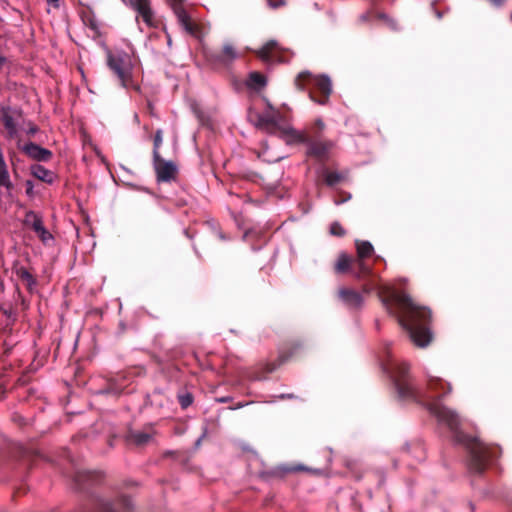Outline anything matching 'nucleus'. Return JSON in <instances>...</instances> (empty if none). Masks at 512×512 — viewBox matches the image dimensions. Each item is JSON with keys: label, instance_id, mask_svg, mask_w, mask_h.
Masks as SVG:
<instances>
[{"label": "nucleus", "instance_id": "obj_1", "mask_svg": "<svg viewBox=\"0 0 512 512\" xmlns=\"http://www.w3.org/2000/svg\"><path fill=\"white\" fill-rule=\"evenodd\" d=\"M391 377L399 398L423 404L439 422L446 424L453 431L458 428V415L439 403V400L451 390L447 382L441 378H430L427 393L423 394L414 386L406 363L395 364L391 370Z\"/></svg>", "mask_w": 512, "mask_h": 512}, {"label": "nucleus", "instance_id": "obj_2", "mask_svg": "<svg viewBox=\"0 0 512 512\" xmlns=\"http://www.w3.org/2000/svg\"><path fill=\"white\" fill-rule=\"evenodd\" d=\"M381 301L387 312L394 316L408 333L415 346L423 348L430 344L433 338L430 330V309L417 305L404 292H392L386 297H381Z\"/></svg>", "mask_w": 512, "mask_h": 512}, {"label": "nucleus", "instance_id": "obj_3", "mask_svg": "<svg viewBox=\"0 0 512 512\" xmlns=\"http://www.w3.org/2000/svg\"><path fill=\"white\" fill-rule=\"evenodd\" d=\"M457 441L468 452V469L475 475L483 474L489 465L493 464L502 454V449L497 445H487L476 437L467 434H457Z\"/></svg>", "mask_w": 512, "mask_h": 512}, {"label": "nucleus", "instance_id": "obj_4", "mask_svg": "<svg viewBox=\"0 0 512 512\" xmlns=\"http://www.w3.org/2000/svg\"><path fill=\"white\" fill-rule=\"evenodd\" d=\"M294 85L300 91L308 89L310 99L320 105L327 104L332 93V83L328 76H314L309 71L300 72Z\"/></svg>", "mask_w": 512, "mask_h": 512}, {"label": "nucleus", "instance_id": "obj_5", "mask_svg": "<svg viewBox=\"0 0 512 512\" xmlns=\"http://www.w3.org/2000/svg\"><path fill=\"white\" fill-rule=\"evenodd\" d=\"M290 139L287 140L288 144L299 143L306 144L307 155L315 158L317 161L324 163L329 158L330 151L334 148L335 143L332 140L319 138L316 132L314 137L308 135L304 131L288 130Z\"/></svg>", "mask_w": 512, "mask_h": 512}, {"label": "nucleus", "instance_id": "obj_6", "mask_svg": "<svg viewBox=\"0 0 512 512\" xmlns=\"http://www.w3.org/2000/svg\"><path fill=\"white\" fill-rule=\"evenodd\" d=\"M203 56L209 65L215 69H228L240 54L232 42H224L218 48L203 47Z\"/></svg>", "mask_w": 512, "mask_h": 512}, {"label": "nucleus", "instance_id": "obj_7", "mask_svg": "<svg viewBox=\"0 0 512 512\" xmlns=\"http://www.w3.org/2000/svg\"><path fill=\"white\" fill-rule=\"evenodd\" d=\"M303 349L304 342L300 339L286 342L285 345L280 349L278 358L273 362L264 364L260 371L254 372L252 378L254 380L264 379L267 374L274 372L278 367H280L292 357L296 356Z\"/></svg>", "mask_w": 512, "mask_h": 512}, {"label": "nucleus", "instance_id": "obj_8", "mask_svg": "<svg viewBox=\"0 0 512 512\" xmlns=\"http://www.w3.org/2000/svg\"><path fill=\"white\" fill-rule=\"evenodd\" d=\"M107 64L123 87L139 90V86L136 85L132 79V66L130 59L126 55L108 54Z\"/></svg>", "mask_w": 512, "mask_h": 512}, {"label": "nucleus", "instance_id": "obj_9", "mask_svg": "<svg viewBox=\"0 0 512 512\" xmlns=\"http://www.w3.org/2000/svg\"><path fill=\"white\" fill-rule=\"evenodd\" d=\"M186 0H167L173 10L178 23L192 36H198L201 32L200 26L193 20V8L185 4Z\"/></svg>", "mask_w": 512, "mask_h": 512}, {"label": "nucleus", "instance_id": "obj_10", "mask_svg": "<svg viewBox=\"0 0 512 512\" xmlns=\"http://www.w3.org/2000/svg\"><path fill=\"white\" fill-rule=\"evenodd\" d=\"M268 111L258 116L257 126L271 135H277L286 141L290 139V133L288 130H295L290 126H282L276 122V116L274 114V107L268 104Z\"/></svg>", "mask_w": 512, "mask_h": 512}, {"label": "nucleus", "instance_id": "obj_11", "mask_svg": "<svg viewBox=\"0 0 512 512\" xmlns=\"http://www.w3.org/2000/svg\"><path fill=\"white\" fill-rule=\"evenodd\" d=\"M153 166L158 182L168 183L176 180L178 175L177 165L172 161H166L163 159L159 152L155 153Z\"/></svg>", "mask_w": 512, "mask_h": 512}, {"label": "nucleus", "instance_id": "obj_12", "mask_svg": "<svg viewBox=\"0 0 512 512\" xmlns=\"http://www.w3.org/2000/svg\"><path fill=\"white\" fill-rule=\"evenodd\" d=\"M337 298L344 306L352 310L361 309L364 303L362 294L348 287L339 288Z\"/></svg>", "mask_w": 512, "mask_h": 512}, {"label": "nucleus", "instance_id": "obj_13", "mask_svg": "<svg viewBox=\"0 0 512 512\" xmlns=\"http://www.w3.org/2000/svg\"><path fill=\"white\" fill-rule=\"evenodd\" d=\"M19 116L20 113L9 106H4L0 109V121L6 129V137L8 139L17 137L18 130L16 120Z\"/></svg>", "mask_w": 512, "mask_h": 512}, {"label": "nucleus", "instance_id": "obj_14", "mask_svg": "<svg viewBox=\"0 0 512 512\" xmlns=\"http://www.w3.org/2000/svg\"><path fill=\"white\" fill-rule=\"evenodd\" d=\"M20 149L29 158L38 162H48L53 156V153L49 149L43 148L33 142L24 144Z\"/></svg>", "mask_w": 512, "mask_h": 512}, {"label": "nucleus", "instance_id": "obj_15", "mask_svg": "<svg viewBox=\"0 0 512 512\" xmlns=\"http://www.w3.org/2000/svg\"><path fill=\"white\" fill-rule=\"evenodd\" d=\"M25 222L31 225V228L43 243L52 239V234L44 227L42 218L33 211L27 213Z\"/></svg>", "mask_w": 512, "mask_h": 512}, {"label": "nucleus", "instance_id": "obj_16", "mask_svg": "<svg viewBox=\"0 0 512 512\" xmlns=\"http://www.w3.org/2000/svg\"><path fill=\"white\" fill-rule=\"evenodd\" d=\"M135 9L147 25L153 24V12L148 0H123Z\"/></svg>", "mask_w": 512, "mask_h": 512}, {"label": "nucleus", "instance_id": "obj_17", "mask_svg": "<svg viewBox=\"0 0 512 512\" xmlns=\"http://www.w3.org/2000/svg\"><path fill=\"white\" fill-rule=\"evenodd\" d=\"M125 439L128 444L134 445L136 447H142L151 441L152 433L139 430H129L125 436Z\"/></svg>", "mask_w": 512, "mask_h": 512}, {"label": "nucleus", "instance_id": "obj_18", "mask_svg": "<svg viewBox=\"0 0 512 512\" xmlns=\"http://www.w3.org/2000/svg\"><path fill=\"white\" fill-rule=\"evenodd\" d=\"M354 278L357 280H366L373 275L372 268L366 264L365 259L354 258V265L352 267V272Z\"/></svg>", "mask_w": 512, "mask_h": 512}, {"label": "nucleus", "instance_id": "obj_19", "mask_svg": "<svg viewBox=\"0 0 512 512\" xmlns=\"http://www.w3.org/2000/svg\"><path fill=\"white\" fill-rule=\"evenodd\" d=\"M30 171L35 178L48 184H52L56 179V175L53 171L46 169L40 164L32 165Z\"/></svg>", "mask_w": 512, "mask_h": 512}, {"label": "nucleus", "instance_id": "obj_20", "mask_svg": "<svg viewBox=\"0 0 512 512\" xmlns=\"http://www.w3.org/2000/svg\"><path fill=\"white\" fill-rule=\"evenodd\" d=\"M353 265L354 258L346 253H340L334 265V271L336 274L351 273Z\"/></svg>", "mask_w": 512, "mask_h": 512}, {"label": "nucleus", "instance_id": "obj_21", "mask_svg": "<svg viewBox=\"0 0 512 512\" xmlns=\"http://www.w3.org/2000/svg\"><path fill=\"white\" fill-rule=\"evenodd\" d=\"M324 182L327 186L333 187L345 181L348 177L347 172L329 171L325 169L323 171Z\"/></svg>", "mask_w": 512, "mask_h": 512}, {"label": "nucleus", "instance_id": "obj_22", "mask_svg": "<svg viewBox=\"0 0 512 512\" xmlns=\"http://www.w3.org/2000/svg\"><path fill=\"white\" fill-rule=\"evenodd\" d=\"M357 258L367 259L374 254V247L369 241L356 240L355 241Z\"/></svg>", "mask_w": 512, "mask_h": 512}, {"label": "nucleus", "instance_id": "obj_23", "mask_svg": "<svg viewBox=\"0 0 512 512\" xmlns=\"http://www.w3.org/2000/svg\"><path fill=\"white\" fill-rule=\"evenodd\" d=\"M14 272L16 276L27 286L29 290L36 285L35 277L23 266H15Z\"/></svg>", "mask_w": 512, "mask_h": 512}, {"label": "nucleus", "instance_id": "obj_24", "mask_svg": "<svg viewBox=\"0 0 512 512\" xmlns=\"http://www.w3.org/2000/svg\"><path fill=\"white\" fill-rule=\"evenodd\" d=\"M278 49V43L275 40H270L264 44L258 51L257 55L267 61L272 59L273 53Z\"/></svg>", "mask_w": 512, "mask_h": 512}, {"label": "nucleus", "instance_id": "obj_25", "mask_svg": "<svg viewBox=\"0 0 512 512\" xmlns=\"http://www.w3.org/2000/svg\"><path fill=\"white\" fill-rule=\"evenodd\" d=\"M266 77L260 72H251L247 81V85L252 89H262L266 85Z\"/></svg>", "mask_w": 512, "mask_h": 512}, {"label": "nucleus", "instance_id": "obj_26", "mask_svg": "<svg viewBox=\"0 0 512 512\" xmlns=\"http://www.w3.org/2000/svg\"><path fill=\"white\" fill-rule=\"evenodd\" d=\"M376 20L382 21L383 24L392 31L399 29L398 23L384 12L376 13Z\"/></svg>", "mask_w": 512, "mask_h": 512}, {"label": "nucleus", "instance_id": "obj_27", "mask_svg": "<svg viewBox=\"0 0 512 512\" xmlns=\"http://www.w3.org/2000/svg\"><path fill=\"white\" fill-rule=\"evenodd\" d=\"M194 397L192 393L185 392L178 395V402L182 409H187L193 403Z\"/></svg>", "mask_w": 512, "mask_h": 512}, {"label": "nucleus", "instance_id": "obj_28", "mask_svg": "<svg viewBox=\"0 0 512 512\" xmlns=\"http://www.w3.org/2000/svg\"><path fill=\"white\" fill-rule=\"evenodd\" d=\"M361 290L364 294H370L373 290H375L378 287V284L376 282V279L374 276L364 280Z\"/></svg>", "mask_w": 512, "mask_h": 512}, {"label": "nucleus", "instance_id": "obj_29", "mask_svg": "<svg viewBox=\"0 0 512 512\" xmlns=\"http://www.w3.org/2000/svg\"><path fill=\"white\" fill-rule=\"evenodd\" d=\"M329 232L331 235L336 237H343L346 234V230L338 221L331 223Z\"/></svg>", "mask_w": 512, "mask_h": 512}, {"label": "nucleus", "instance_id": "obj_30", "mask_svg": "<svg viewBox=\"0 0 512 512\" xmlns=\"http://www.w3.org/2000/svg\"><path fill=\"white\" fill-rule=\"evenodd\" d=\"M324 128H325L324 122L321 119H317L314 122L313 126L311 127L310 131L309 132L305 131V132L312 137H314L315 133L317 132L319 135V138H321V132L323 131Z\"/></svg>", "mask_w": 512, "mask_h": 512}, {"label": "nucleus", "instance_id": "obj_31", "mask_svg": "<svg viewBox=\"0 0 512 512\" xmlns=\"http://www.w3.org/2000/svg\"><path fill=\"white\" fill-rule=\"evenodd\" d=\"M376 13H378V11H375L373 8L367 10L366 12H364L363 14H361L358 18V21L359 23H368V22H371L373 19H376Z\"/></svg>", "mask_w": 512, "mask_h": 512}, {"label": "nucleus", "instance_id": "obj_32", "mask_svg": "<svg viewBox=\"0 0 512 512\" xmlns=\"http://www.w3.org/2000/svg\"><path fill=\"white\" fill-rule=\"evenodd\" d=\"M163 132L162 130L158 129L156 132H155V135H154V139H153V146H154V149H153V158L155 157V153L156 152H159V148L162 144V140H163Z\"/></svg>", "mask_w": 512, "mask_h": 512}, {"label": "nucleus", "instance_id": "obj_33", "mask_svg": "<svg viewBox=\"0 0 512 512\" xmlns=\"http://www.w3.org/2000/svg\"><path fill=\"white\" fill-rule=\"evenodd\" d=\"M94 476H100L99 473L91 472V471H85V472H78L76 475V480L80 481L83 477L92 478Z\"/></svg>", "mask_w": 512, "mask_h": 512}, {"label": "nucleus", "instance_id": "obj_34", "mask_svg": "<svg viewBox=\"0 0 512 512\" xmlns=\"http://www.w3.org/2000/svg\"><path fill=\"white\" fill-rule=\"evenodd\" d=\"M269 7L277 9L286 5V0H267Z\"/></svg>", "mask_w": 512, "mask_h": 512}, {"label": "nucleus", "instance_id": "obj_35", "mask_svg": "<svg viewBox=\"0 0 512 512\" xmlns=\"http://www.w3.org/2000/svg\"><path fill=\"white\" fill-rule=\"evenodd\" d=\"M25 188H26V190H25L26 194L28 196L32 197L34 195V190H33L34 189V184H33V182L31 180H27L25 182Z\"/></svg>", "mask_w": 512, "mask_h": 512}, {"label": "nucleus", "instance_id": "obj_36", "mask_svg": "<svg viewBox=\"0 0 512 512\" xmlns=\"http://www.w3.org/2000/svg\"><path fill=\"white\" fill-rule=\"evenodd\" d=\"M39 131V128L37 125L33 123H29V128L27 130L28 136L32 137Z\"/></svg>", "mask_w": 512, "mask_h": 512}, {"label": "nucleus", "instance_id": "obj_37", "mask_svg": "<svg viewBox=\"0 0 512 512\" xmlns=\"http://www.w3.org/2000/svg\"><path fill=\"white\" fill-rule=\"evenodd\" d=\"M304 470H307V469L302 465L291 466L286 469V471H288V472H298V471H304Z\"/></svg>", "mask_w": 512, "mask_h": 512}, {"label": "nucleus", "instance_id": "obj_38", "mask_svg": "<svg viewBox=\"0 0 512 512\" xmlns=\"http://www.w3.org/2000/svg\"><path fill=\"white\" fill-rule=\"evenodd\" d=\"M84 23H85L86 25H88V26H89L91 29H93V30H96V29H97V24H96L95 20H93V19H91V18H90V19H88L87 21H86V20H84Z\"/></svg>", "mask_w": 512, "mask_h": 512}, {"label": "nucleus", "instance_id": "obj_39", "mask_svg": "<svg viewBox=\"0 0 512 512\" xmlns=\"http://www.w3.org/2000/svg\"><path fill=\"white\" fill-rule=\"evenodd\" d=\"M274 114L276 116V122H278L279 125L284 121V116L278 111L274 109Z\"/></svg>", "mask_w": 512, "mask_h": 512}, {"label": "nucleus", "instance_id": "obj_40", "mask_svg": "<svg viewBox=\"0 0 512 512\" xmlns=\"http://www.w3.org/2000/svg\"><path fill=\"white\" fill-rule=\"evenodd\" d=\"M121 502H122V505H123L125 508H127V509H128V508H130V506H131V500H130L128 497L123 496V497L121 498Z\"/></svg>", "mask_w": 512, "mask_h": 512}, {"label": "nucleus", "instance_id": "obj_41", "mask_svg": "<svg viewBox=\"0 0 512 512\" xmlns=\"http://www.w3.org/2000/svg\"><path fill=\"white\" fill-rule=\"evenodd\" d=\"M48 5L52 6L55 9L60 7V0H46Z\"/></svg>", "mask_w": 512, "mask_h": 512}, {"label": "nucleus", "instance_id": "obj_42", "mask_svg": "<svg viewBox=\"0 0 512 512\" xmlns=\"http://www.w3.org/2000/svg\"><path fill=\"white\" fill-rule=\"evenodd\" d=\"M490 3L496 7H501L504 5L506 0H489Z\"/></svg>", "mask_w": 512, "mask_h": 512}, {"label": "nucleus", "instance_id": "obj_43", "mask_svg": "<svg viewBox=\"0 0 512 512\" xmlns=\"http://www.w3.org/2000/svg\"><path fill=\"white\" fill-rule=\"evenodd\" d=\"M147 111L150 115H154V105L150 101L147 102Z\"/></svg>", "mask_w": 512, "mask_h": 512}, {"label": "nucleus", "instance_id": "obj_44", "mask_svg": "<svg viewBox=\"0 0 512 512\" xmlns=\"http://www.w3.org/2000/svg\"><path fill=\"white\" fill-rule=\"evenodd\" d=\"M105 393L118 395L120 394V390L110 387L109 389L105 390Z\"/></svg>", "mask_w": 512, "mask_h": 512}, {"label": "nucleus", "instance_id": "obj_45", "mask_svg": "<svg viewBox=\"0 0 512 512\" xmlns=\"http://www.w3.org/2000/svg\"><path fill=\"white\" fill-rule=\"evenodd\" d=\"M7 63V58L0 55V71L2 70L3 66Z\"/></svg>", "mask_w": 512, "mask_h": 512}, {"label": "nucleus", "instance_id": "obj_46", "mask_svg": "<svg viewBox=\"0 0 512 512\" xmlns=\"http://www.w3.org/2000/svg\"><path fill=\"white\" fill-rule=\"evenodd\" d=\"M219 237H220V239H222V240L226 239L225 235H224L222 232H220V233H219Z\"/></svg>", "mask_w": 512, "mask_h": 512}, {"label": "nucleus", "instance_id": "obj_47", "mask_svg": "<svg viewBox=\"0 0 512 512\" xmlns=\"http://www.w3.org/2000/svg\"><path fill=\"white\" fill-rule=\"evenodd\" d=\"M219 401H220V402H226V401H227V398H221Z\"/></svg>", "mask_w": 512, "mask_h": 512}, {"label": "nucleus", "instance_id": "obj_48", "mask_svg": "<svg viewBox=\"0 0 512 512\" xmlns=\"http://www.w3.org/2000/svg\"><path fill=\"white\" fill-rule=\"evenodd\" d=\"M510 18H511V20H512V12H511Z\"/></svg>", "mask_w": 512, "mask_h": 512}]
</instances>
